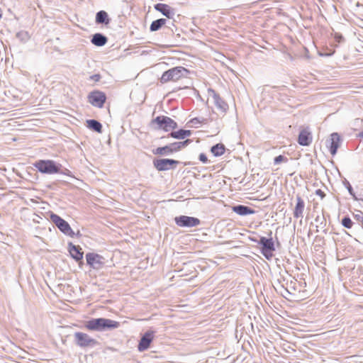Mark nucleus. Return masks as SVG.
I'll use <instances>...</instances> for the list:
<instances>
[{"instance_id":"nucleus-1","label":"nucleus","mask_w":363,"mask_h":363,"mask_svg":"<svg viewBox=\"0 0 363 363\" xmlns=\"http://www.w3.org/2000/svg\"><path fill=\"white\" fill-rule=\"evenodd\" d=\"M119 323L111 319L99 318H93L86 323L85 327L90 330L104 331L114 329L119 326Z\"/></svg>"},{"instance_id":"nucleus-2","label":"nucleus","mask_w":363,"mask_h":363,"mask_svg":"<svg viewBox=\"0 0 363 363\" xmlns=\"http://www.w3.org/2000/svg\"><path fill=\"white\" fill-rule=\"evenodd\" d=\"M189 71L183 67H175L165 71L160 79L162 84L169 82H177L182 78H186Z\"/></svg>"},{"instance_id":"nucleus-3","label":"nucleus","mask_w":363,"mask_h":363,"mask_svg":"<svg viewBox=\"0 0 363 363\" xmlns=\"http://www.w3.org/2000/svg\"><path fill=\"white\" fill-rule=\"evenodd\" d=\"M33 166L41 173L52 174L60 172L61 164L50 160H40Z\"/></svg>"},{"instance_id":"nucleus-4","label":"nucleus","mask_w":363,"mask_h":363,"mask_svg":"<svg viewBox=\"0 0 363 363\" xmlns=\"http://www.w3.org/2000/svg\"><path fill=\"white\" fill-rule=\"evenodd\" d=\"M50 218V220L57 227V228L65 235L71 238L74 236L75 234L71 228L69 224L60 216L54 213H51Z\"/></svg>"},{"instance_id":"nucleus-5","label":"nucleus","mask_w":363,"mask_h":363,"mask_svg":"<svg viewBox=\"0 0 363 363\" xmlns=\"http://www.w3.org/2000/svg\"><path fill=\"white\" fill-rule=\"evenodd\" d=\"M257 243L262 246V254L266 259H270L274 256L273 252L275 250L272 238H267L265 237H261L259 240L257 241Z\"/></svg>"},{"instance_id":"nucleus-6","label":"nucleus","mask_w":363,"mask_h":363,"mask_svg":"<svg viewBox=\"0 0 363 363\" xmlns=\"http://www.w3.org/2000/svg\"><path fill=\"white\" fill-rule=\"evenodd\" d=\"M152 123L157 125V129H162L165 131L174 130L177 127V123L169 117L161 116L152 120Z\"/></svg>"},{"instance_id":"nucleus-7","label":"nucleus","mask_w":363,"mask_h":363,"mask_svg":"<svg viewBox=\"0 0 363 363\" xmlns=\"http://www.w3.org/2000/svg\"><path fill=\"white\" fill-rule=\"evenodd\" d=\"M74 337L76 345L80 347H93L97 344V341L86 333L76 332Z\"/></svg>"},{"instance_id":"nucleus-8","label":"nucleus","mask_w":363,"mask_h":363,"mask_svg":"<svg viewBox=\"0 0 363 363\" xmlns=\"http://www.w3.org/2000/svg\"><path fill=\"white\" fill-rule=\"evenodd\" d=\"M208 100H212V102L219 111L223 113L226 112L228 108V105L223 99L220 98L218 94H217L213 89H208Z\"/></svg>"},{"instance_id":"nucleus-9","label":"nucleus","mask_w":363,"mask_h":363,"mask_svg":"<svg viewBox=\"0 0 363 363\" xmlns=\"http://www.w3.org/2000/svg\"><path fill=\"white\" fill-rule=\"evenodd\" d=\"M179 163V161L173 159H155L153 160L154 167L160 172L174 169Z\"/></svg>"},{"instance_id":"nucleus-10","label":"nucleus","mask_w":363,"mask_h":363,"mask_svg":"<svg viewBox=\"0 0 363 363\" xmlns=\"http://www.w3.org/2000/svg\"><path fill=\"white\" fill-rule=\"evenodd\" d=\"M86 263L94 269H101L104 264L105 259L99 254L89 252L86 255Z\"/></svg>"},{"instance_id":"nucleus-11","label":"nucleus","mask_w":363,"mask_h":363,"mask_svg":"<svg viewBox=\"0 0 363 363\" xmlns=\"http://www.w3.org/2000/svg\"><path fill=\"white\" fill-rule=\"evenodd\" d=\"M174 221L178 226L183 228L196 227L201 223L199 218L187 216H177Z\"/></svg>"},{"instance_id":"nucleus-12","label":"nucleus","mask_w":363,"mask_h":363,"mask_svg":"<svg viewBox=\"0 0 363 363\" xmlns=\"http://www.w3.org/2000/svg\"><path fill=\"white\" fill-rule=\"evenodd\" d=\"M106 94L100 91H94L88 95L89 102L94 106L102 108L106 102Z\"/></svg>"},{"instance_id":"nucleus-13","label":"nucleus","mask_w":363,"mask_h":363,"mask_svg":"<svg viewBox=\"0 0 363 363\" xmlns=\"http://www.w3.org/2000/svg\"><path fill=\"white\" fill-rule=\"evenodd\" d=\"M155 332L152 330H148L144 333L142 336L139 344H138V350L142 352L146 350L149 348L150 343L152 342L154 337Z\"/></svg>"},{"instance_id":"nucleus-14","label":"nucleus","mask_w":363,"mask_h":363,"mask_svg":"<svg viewBox=\"0 0 363 363\" xmlns=\"http://www.w3.org/2000/svg\"><path fill=\"white\" fill-rule=\"evenodd\" d=\"M154 8L168 18H172L175 14L174 9L165 4L158 3L155 5Z\"/></svg>"},{"instance_id":"nucleus-15","label":"nucleus","mask_w":363,"mask_h":363,"mask_svg":"<svg viewBox=\"0 0 363 363\" xmlns=\"http://www.w3.org/2000/svg\"><path fill=\"white\" fill-rule=\"evenodd\" d=\"M311 133L308 129H303L301 130L298 138V144L303 146H308L311 143Z\"/></svg>"},{"instance_id":"nucleus-16","label":"nucleus","mask_w":363,"mask_h":363,"mask_svg":"<svg viewBox=\"0 0 363 363\" xmlns=\"http://www.w3.org/2000/svg\"><path fill=\"white\" fill-rule=\"evenodd\" d=\"M69 252L71 257L77 262L82 261L83 258V252L79 245H74L72 242L69 243Z\"/></svg>"},{"instance_id":"nucleus-17","label":"nucleus","mask_w":363,"mask_h":363,"mask_svg":"<svg viewBox=\"0 0 363 363\" xmlns=\"http://www.w3.org/2000/svg\"><path fill=\"white\" fill-rule=\"evenodd\" d=\"M296 204L294 211V216L296 218H303V213L305 208V203L302 198L299 196H296Z\"/></svg>"},{"instance_id":"nucleus-18","label":"nucleus","mask_w":363,"mask_h":363,"mask_svg":"<svg viewBox=\"0 0 363 363\" xmlns=\"http://www.w3.org/2000/svg\"><path fill=\"white\" fill-rule=\"evenodd\" d=\"M232 210L233 212L236 213L240 216L251 215L255 213V211L254 209L244 205L234 206H233Z\"/></svg>"},{"instance_id":"nucleus-19","label":"nucleus","mask_w":363,"mask_h":363,"mask_svg":"<svg viewBox=\"0 0 363 363\" xmlns=\"http://www.w3.org/2000/svg\"><path fill=\"white\" fill-rule=\"evenodd\" d=\"M340 141V138L338 133H333L330 135V152L332 155H335L337 153Z\"/></svg>"},{"instance_id":"nucleus-20","label":"nucleus","mask_w":363,"mask_h":363,"mask_svg":"<svg viewBox=\"0 0 363 363\" xmlns=\"http://www.w3.org/2000/svg\"><path fill=\"white\" fill-rule=\"evenodd\" d=\"M107 38L101 33H95L91 40V42L94 45L101 47L107 43Z\"/></svg>"},{"instance_id":"nucleus-21","label":"nucleus","mask_w":363,"mask_h":363,"mask_svg":"<svg viewBox=\"0 0 363 363\" xmlns=\"http://www.w3.org/2000/svg\"><path fill=\"white\" fill-rule=\"evenodd\" d=\"M110 18L105 11H100L96 13V23L98 24L108 25L110 23Z\"/></svg>"},{"instance_id":"nucleus-22","label":"nucleus","mask_w":363,"mask_h":363,"mask_svg":"<svg viewBox=\"0 0 363 363\" xmlns=\"http://www.w3.org/2000/svg\"><path fill=\"white\" fill-rule=\"evenodd\" d=\"M87 127L99 133L102 132V125L100 122L94 119H89L86 121Z\"/></svg>"},{"instance_id":"nucleus-23","label":"nucleus","mask_w":363,"mask_h":363,"mask_svg":"<svg viewBox=\"0 0 363 363\" xmlns=\"http://www.w3.org/2000/svg\"><path fill=\"white\" fill-rule=\"evenodd\" d=\"M225 150V147L223 144L218 143L211 147V152L214 156L218 157L224 154Z\"/></svg>"},{"instance_id":"nucleus-24","label":"nucleus","mask_w":363,"mask_h":363,"mask_svg":"<svg viewBox=\"0 0 363 363\" xmlns=\"http://www.w3.org/2000/svg\"><path fill=\"white\" fill-rule=\"evenodd\" d=\"M166 21L164 18H159L152 21L150 24V30L152 32L160 30L166 23Z\"/></svg>"},{"instance_id":"nucleus-25","label":"nucleus","mask_w":363,"mask_h":363,"mask_svg":"<svg viewBox=\"0 0 363 363\" xmlns=\"http://www.w3.org/2000/svg\"><path fill=\"white\" fill-rule=\"evenodd\" d=\"M152 153L154 155H169L172 154L169 145H165L164 147H160L154 149L152 150Z\"/></svg>"},{"instance_id":"nucleus-26","label":"nucleus","mask_w":363,"mask_h":363,"mask_svg":"<svg viewBox=\"0 0 363 363\" xmlns=\"http://www.w3.org/2000/svg\"><path fill=\"white\" fill-rule=\"evenodd\" d=\"M342 225L346 228H351L352 226V224H353V222L352 221V220L350 219V217L348 216H345L342 219Z\"/></svg>"},{"instance_id":"nucleus-27","label":"nucleus","mask_w":363,"mask_h":363,"mask_svg":"<svg viewBox=\"0 0 363 363\" xmlns=\"http://www.w3.org/2000/svg\"><path fill=\"white\" fill-rule=\"evenodd\" d=\"M170 136L176 139H184L183 129H180L177 131H172L170 133Z\"/></svg>"},{"instance_id":"nucleus-28","label":"nucleus","mask_w":363,"mask_h":363,"mask_svg":"<svg viewBox=\"0 0 363 363\" xmlns=\"http://www.w3.org/2000/svg\"><path fill=\"white\" fill-rule=\"evenodd\" d=\"M16 35L22 41H26L29 39V35L26 31L18 32Z\"/></svg>"},{"instance_id":"nucleus-29","label":"nucleus","mask_w":363,"mask_h":363,"mask_svg":"<svg viewBox=\"0 0 363 363\" xmlns=\"http://www.w3.org/2000/svg\"><path fill=\"white\" fill-rule=\"evenodd\" d=\"M345 185H346V187H347V190H348V191H349L350 194L351 196H352V197H353V199H354V200H357L358 199H357V197L356 196V195H355V194H354V191H353V189H352V186L350 185V184L349 183V182L346 181V182H345Z\"/></svg>"},{"instance_id":"nucleus-30","label":"nucleus","mask_w":363,"mask_h":363,"mask_svg":"<svg viewBox=\"0 0 363 363\" xmlns=\"http://www.w3.org/2000/svg\"><path fill=\"white\" fill-rule=\"evenodd\" d=\"M191 142V140L189 139H186V140L184 141H182V142H176L177 144V146L179 148V150H182V148L186 147L189 144H190Z\"/></svg>"},{"instance_id":"nucleus-31","label":"nucleus","mask_w":363,"mask_h":363,"mask_svg":"<svg viewBox=\"0 0 363 363\" xmlns=\"http://www.w3.org/2000/svg\"><path fill=\"white\" fill-rule=\"evenodd\" d=\"M286 161H287V158L285 157L284 156L280 155L274 158V163L275 164H278L282 162H286Z\"/></svg>"},{"instance_id":"nucleus-32","label":"nucleus","mask_w":363,"mask_h":363,"mask_svg":"<svg viewBox=\"0 0 363 363\" xmlns=\"http://www.w3.org/2000/svg\"><path fill=\"white\" fill-rule=\"evenodd\" d=\"M168 145H169V147L170 149V152H171L172 154L173 152H176L179 151V148L178 147L177 143H171V144H169Z\"/></svg>"},{"instance_id":"nucleus-33","label":"nucleus","mask_w":363,"mask_h":363,"mask_svg":"<svg viewBox=\"0 0 363 363\" xmlns=\"http://www.w3.org/2000/svg\"><path fill=\"white\" fill-rule=\"evenodd\" d=\"M101 77L99 74H93L89 77V79L94 82H99L101 79Z\"/></svg>"},{"instance_id":"nucleus-34","label":"nucleus","mask_w":363,"mask_h":363,"mask_svg":"<svg viewBox=\"0 0 363 363\" xmlns=\"http://www.w3.org/2000/svg\"><path fill=\"white\" fill-rule=\"evenodd\" d=\"M315 221L320 223V225H322L323 223L325 224V219L323 216L321 217V216H317L316 218H315Z\"/></svg>"},{"instance_id":"nucleus-35","label":"nucleus","mask_w":363,"mask_h":363,"mask_svg":"<svg viewBox=\"0 0 363 363\" xmlns=\"http://www.w3.org/2000/svg\"><path fill=\"white\" fill-rule=\"evenodd\" d=\"M199 160L203 163H206L208 162V158L205 154L201 153L199 155Z\"/></svg>"},{"instance_id":"nucleus-36","label":"nucleus","mask_w":363,"mask_h":363,"mask_svg":"<svg viewBox=\"0 0 363 363\" xmlns=\"http://www.w3.org/2000/svg\"><path fill=\"white\" fill-rule=\"evenodd\" d=\"M335 39L336 40L337 42L341 43L344 40V38L341 34L336 33L335 34Z\"/></svg>"},{"instance_id":"nucleus-37","label":"nucleus","mask_w":363,"mask_h":363,"mask_svg":"<svg viewBox=\"0 0 363 363\" xmlns=\"http://www.w3.org/2000/svg\"><path fill=\"white\" fill-rule=\"evenodd\" d=\"M315 194L319 196L321 199H323L325 196V194L321 189H317L315 191Z\"/></svg>"},{"instance_id":"nucleus-38","label":"nucleus","mask_w":363,"mask_h":363,"mask_svg":"<svg viewBox=\"0 0 363 363\" xmlns=\"http://www.w3.org/2000/svg\"><path fill=\"white\" fill-rule=\"evenodd\" d=\"M359 213L358 214H356L354 216V218L359 220V221H361L362 223H363V216H362V213L361 211H359Z\"/></svg>"},{"instance_id":"nucleus-39","label":"nucleus","mask_w":363,"mask_h":363,"mask_svg":"<svg viewBox=\"0 0 363 363\" xmlns=\"http://www.w3.org/2000/svg\"><path fill=\"white\" fill-rule=\"evenodd\" d=\"M184 138H186L191 135V132L189 130H183Z\"/></svg>"},{"instance_id":"nucleus-40","label":"nucleus","mask_w":363,"mask_h":363,"mask_svg":"<svg viewBox=\"0 0 363 363\" xmlns=\"http://www.w3.org/2000/svg\"><path fill=\"white\" fill-rule=\"evenodd\" d=\"M191 123H194V124H196L197 123H201V121L199 120V118H193L191 121Z\"/></svg>"},{"instance_id":"nucleus-41","label":"nucleus","mask_w":363,"mask_h":363,"mask_svg":"<svg viewBox=\"0 0 363 363\" xmlns=\"http://www.w3.org/2000/svg\"><path fill=\"white\" fill-rule=\"evenodd\" d=\"M60 173H62V174H66V175H69V174H70V171H69V170H68V169H65V172H62L60 171Z\"/></svg>"}]
</instances>
